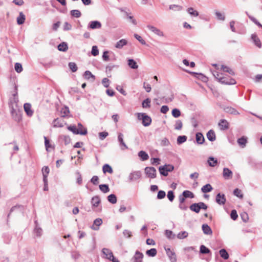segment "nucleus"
Returning <instances> with one entry per match:
<instances>
[{
	"label": "nucleus",
	"instance_id": "5fc2aeb1",
	"mask_svg": "<svg viewBox=\"0 0 262 262\" xmlns=\"http://www.w3.org/2000/svg\"><path fill=\"white\" fill-rule=\"evenodd\" d=\"M167 197L170 202H173L175 198L174 192L172 190H169L167 192Z\"/></svg>",
	"mask_w": 262,
	"mask_h": 262
},
{
	"label": "nucleus",
	"instance_id": "e433bc0d",
	"mask_svg": "<svg viewBox=\"0 0 262 262\" xmlns=\"http://www.w3.org/2000/svg\"><path fill=\"white\" fill-rule=\"evenodd\" d=\"M102 171L104 173H106V172L112 173L113 172L112 167L108 164H105L103 166Z\"/></svg>",
	"mask_w": 262,
	"mask_h": 262
},
{
	"label": "nucleus",
	"instance_id": "de8ad7c7",
	"mask_svg": "<svg viewBox=\"0 0 262 262\" xmlns=\"http://www.w3.org/2000/svg\"><path fill=\"white\" fill-rule=\"evenodd\" d=\"M59 139L64 141L66 145L69 144L71 142V138L70 136L67 135H61L59 137Z\"/></svg>",
	"mask_w": 262,
	"mask_h": 262
},
{
	"label": "nucleus",
	"instance_id": "1a4fd4ad",
	"mask_svg": "<svg viewBox=\"0 0 262 262\" xmlns=\"http://www.w3.org/2000/svg\"><path fill=\"white\" fill-rule=\"evenodd\" d=\"M251 39L255 46L258 48H261L262 46L260 40L256 33H254L251 35Z\"/></svg>",
	"mask_w": 262,
	"mask_h": 262
},
{
	"label": "nucleus",
	"instance_id": "ea45409f",
	"mask_svg": "<svg viewBox=\"0 0 262 262\" xmlns=\"http://www.w3.org/2000/svg\"><path fill=\"white\" fill-rule=\"evenodd\" d=\"M183 195L186 198L193 199L194 198V194L193 192L189 190H184L182 192Z\"/></svg>",
	"mask_w": 262,
	"mask_h": 262
},
{
	"label": "nucleus",
	"instance_id": "a878e982",
	"mask_svg": "<svg viewBox=\"0 0 262 262\" xmlns=\"http://www.w3.org/2000/svg\"><path fill=\"white\" fill-rule=\"evenodd\" d=\"M159 171L161 176L167 177L168 175V171L167 169V164L160 166L159 167Z\"/></svg>",
	"mask_w": 262,
	"mask_h": 262
},
{
	"label": "nucleus",
	"instance_id": "aec40b11",
	"mask_svg": "<svg viewBox=\"0 0 262 262\" xmlns=\"http://www.w3.org/2000/svg\"><path fill=\"white\" fill-rule=\"evenodd\" d=\"M220 129L225 130L229 128V123L225 119H221L218 123Z\"/></svg>",
	"mask_w": 262,
	"mask_h": 262
},
{
	"label": "nucleus",
	"instance_id": "dca6fc26",
	"mask_svg": "<svg viewBox=\"0 0 262 262\" xmlns=\"http://www.w3.org/2000/svg\"><path fill=\"white\" fill-rule=\"evenodd\" d=\"M237 142L241 147L244 148L246 147V144L248 143V138L243 136L237 139Z\"/></svg>",
	"mask_w": 262,
	"mask_h": 262
},
{
	"label": "nucleus",
	"instance_id": "5701e85b",
	"mask_svg": "<svg viewBox=\"0 0 262 262\" xmlns=\"http://www.w3.org/2000/svg\"><path fill=\"white\" fill-rule=\"evenodd\" d=\"M189 209L193 212H194L196 213H199L200 212L201 208L200 203H194L191 204L189 206Z\"/></svg>",
	"mask_w": 262,
	"mask_h": 262
},
{
	"label": "nucleus",
	"instance_id": "58836bf2",
	"mask_svg": "<svg viewBox=\"0 0 262 262\" xmlns=\"http://www.w3.org/2000/svg\"><path fill=\"white\" fill-rule=\"evenodd\" d=\"M157 254V250L156 248H151L146 251V254L149 257H155Z\"/></svg>",
	"mask_w": 262,
	"mask_h": 262
},
{
	"label": "nucleus",
	"instance_id": "412c9836",
	"mask_svg": "<svg viewBox=\"0 0 262 262\" xmlns=\"http://www.w3.org/2000/svg\"><path fill=\"white\" fill-rule=\"evenodd\" d=\"M232 171L228 168L225 167L223 169V176L226 180H228L232 178Z\"/></svg>",
	"mask_w": 262,
	"mask_h": 262
},
{
	"label": "nucleus",
	"instance_id": "ddd939ff",
	"mask_svg": "<svg viewBox=\"0 0 262 262\" xmlns=\"http://www.w3.org/2000/svg\"><path fill=\"white\" fill-rule=\"evenodd\" d=\"M147 28L151 32H152L155 34L159 36H163L164 34L162 31H161L160 30L158 29L157 28L148 25L147 26Z\"/></svg>",
	"mask_w": 262,
	"mask_h": 262
},
{
	"label": "nucleus",
	"instance_id": "c9c22d12",
	"mask_svg": "<svg viewBox=\"0 0 262 262\" xmlns=\"http://www.w3.org/2000/svg\"><path fill=\"white\" fill-rule=\"evenodd\" d=\"M212 190L213 188L210 184H207L201 188V191L204 193L209 192Z\"/></svg>",
	"mask_w": 262,
	"mask_h": 262
},
{
	"label": "nucleus",
	"instance_id": "c756f323",
	"mask_svg": "<svg viewBox=\"0 0 262 262\" xmlns=\"http://www.w3.org/2000/svg\"><path fill=\"white\" fill-rule=\"evenodd\" d=\"M200 254H211V250L206 247L204 245H202L200 247Z\"/></svg>",
	"mask_w": 262,
	"mask_h": 262
},
{
	"label": "nucleus",
	"instance_id": "4d7b16f0",
	"mask_svg": "<svg viewBox=\"0 0 262 262\" xmlns=\"http://www.w3.org/2000/svg\"><path fill=\"white\" fill-rule=\"evenodd\" d=\"M44 140H45V145L46 147V149L47 151H49V148H52V146L51 144L50 143L49 139L46 136H44ZM54 148V147H53Z\"/></svg>",
	"mask_w": 262,
	"mask_h": 262
},
{
	"label": "nucleus",
	"instance_id": "f3484780",
	"mask_svg": "<svg viewBox=\"0 0 262 262\" xmlns=\"http://www.w3.org/2000/svg\"><path fill=\"white\" fill-rule=\"evenodd\" d=\"M195 141L198 144H203L205 142V138L201 132H197L195 134Z\"/></svg>",
	"mask_w": 262,
	"mask_h": 262
},
{
	"label": "nucleus",
	"instance_id": "8fccbe9b",
	"mask_svg": "<svg viewBox=\"0 0 262 262\" xmlns=\"http://www.w3.org/2000/svg\"><path fill=\"white\" fill-rule=\"evenodd\" d=\"M233 193L235 196H236L240 199H243L244 197V195L242 193L241 190L238 188H235L233 190Z\"/></svg>",
	"mask_w": 262,
	"mask_h": 262
},
{
	"label": "nucleus",
	"instance_id": "0e129e2a",
	"mask_svg": "<svg viewBox=\"0 0 262 262\" xmlns=\"http://www.w3.org/2000/svg\"><path fill=\"white\" fill-rule=\"evenodd\" d=\"M92 55L94 56H96L99 54V50L98 49L97 46H93L92 48L91 51Z\"/></svg>",
	"mask_w": 262,
	"mask_h": 262
},
{
	"label": "nucleus",
	"instance_id": "423d86ee",
	"mask_svg": "<svg viewBox=\"0 0 262 262\" xmlns=\"http://www.w3.org/2000/svg\"><path fill=\"white\" fill-rule=\"evenodd\" d=\"M215 202L219 205H224L226 202L225 194L221 192L217 193L215 196Z\"/></svg>",
	"mask_w": 262,
	"mask_h": 262
},
{
	"label": "nucleus",
	"instance_id": "680f3d73",
	"mask_svg": "<svg viewBox=\"0 0 262 262\" xmlns=\"http://www.w3.org/2000/svg\"><path fill=\"white\" fill-rule=\"evenodd\" d=\"M230 217L232 219L233 221H235L238 218V214L237 213V211L235 209H233L231 210L230 213Z\"/></svg>",
	"mask_w": 262,
	"mask_h": 262
},
{
	"label": "nucleus",
	"instance_id": "37998d69",
	"mask_svg": "<svg viewBox=\"0 0 262 262\" xmlns=\"http://www.w3.org/2000/svg\"><path fill=\"white\" fill-rule=\"evenodd\" d=\"M221 69L224 72H227L231 75H235V73L233 70L227 66L222 65Z\"/></svg>",
	"mask_w": 262,
	"mask_h": 262
},
{
	"label": "nucleus",
	"instance_id": "f03ea898",
	"mask_svg": "<svg viewBox=\"0 0 262 262\" xmlns=\"http://www.w3.org/2000/svg\"><path fill=\"white\" fill-rule=\"evenodd\" d=\"M137 118L142 121V124L144 126H148L151 124V118L145 113H138Z\"/></svg>",
	"mask_w": 262,
	"mask_h": 262
},
{
	"label": "nucleus",
	"instance_id": "3c124183",
	"mask_svg": "<svg viewBox=\"0 0 262 262\" xmlns=\"http://www.w3.org/2000/svg\"><path fill=\"white\" fill-rule=\"evenodd\" d=\"M68 66L72 72H75L77 71L78 68L77 64L74 62H70Z\"/></svg>",
	"mask_w": 262,
	"mask_h": 262
},
{
	"label": "nucleus",
	"instance_id": "9b49d317",
	"mask_svg": "<svg viewBox=\"0 0 262 262\" xmlns=\"http://www.w3.org/2000/svg\"><path fill=\"white\" fill-rule=\"evenodd\" d=\"M101 23L98 20H93L91 21L88 26V29H99L101 27Z\"/></svg>",
	"mask_w": 262,
	"mask_h": 262
},
{
	"label": "nucleus",
	"instance_id": "7ed1b4c3",
	"mask_svg": "<svg viewBox=\"0 0 262 262\" xmlns=\"http://www.w3.org/2000/svg\"><path fill=\"white\" fill-rule=\"evenodd\" d=\"M67 128L75 135H86L88 134L86 128H84L83 130H80L75 125H70L68 126Z\"/></svg>",
	"mask_w": 262,
	"mask_h": 262
},
{
	"label": "nucleus",
	"instance_id": "72a5a7b5",
	"mask_svg": "<svg viewBox=\"0 0 262 262\" xmlns=\"http://www.w3.org/2000/svg\"><path fill=\"white\" fill-rule=\"evenodd\" d=\"M219 254L221 257L225 260H227L229 257V255L225 249H221L219 250Z\"/></svg>",
	"mask_w": 262,
	"mask_h": 262
},
{
	"label": "nucleus",
	"instance_id": "49530a36",
	"mask_svg": "<svg viewBox=\"0 0 262 262\" xmlns=\"http://www.w3.org/2000/svg\"><path fill=\"white\" fill-rule=\"evenodd\" d=\"M60 112L62 114L61 117L64 118L68 116V114L70 113L69 108L67 106H64V107L61 108Z\"/></svg>",
	"mask_w": 262,
	"mask_h": 262
},
{
	"label": "nucleus",
	"instance_id": "a18cd8bd",
	"mask_svg": "<svg viewBox=\"0 0 262 262\" xmlns=\"http://www.w3.org/2000/svg\"><path fill=\"white\" fill-rule=\"evenodd\" d=\"M70 14L72 16L79 18L81 16V13L79 10H72L70 11Z\"/></svg>",
	"mask_w": 262,
	"mask_h": 262
},
{
	"label": "nucleus",
	"instance_id": "f8f14e48",
	"mask_svg": "<svg viewBox=\"0 0 262 262\" xmlns=\"http://www.w3.org/2000/svg\"><path fill=\"white\" fill-rule=\"evenodd\" d=\"M118 140L119 143V145L122 150L128 149V147L123 141V135L121 133H118Z\"/></svg>",
	"mask_w": 262,
	"mask_h": 262
},
{
	"label": "nucleus",
	"instance_id": "4c0bfd02",
	"mask_svg": "<svg viewBox=\"0 0 262 262\" xmlns=\"http://www.w3.org/2000/svg\"><path fill=\"white\" fill-rule=\"evenodd\" d=\"M107 201L111 204H114L117 203V198L115 194H111L107 196Z\"/></svg>",
	"mask_w": 262,
	"mask_h": 262
},
{
	"label": "nucleus",
	"instance_id": "b1692460",
	"mask_svg": "<svg viewBox=\"0 0 262 262\" xmlns=\"http://www.w3.org/2000/svg\"><path fill=\"white\" fill-rule=\"evenodd\" d=\"M53 123L54 127H62L63 126V124H66L63 120L62 119H59L58 118L54 119Z\"/></svg>",
	"mask_w": 262,
	"mask_h": 262
},
{
	"label": "nucleus",
	"instance_id": "79ce46f5",
	"mask_svg": "<svg viewBox=\"0 0 262 262\" xmlns=\"http://www.w3.org/2000/svg\"><path fill=\"white\" fill-rule=\"evenodd\" d=\"M100 190L103 193H107L110 191V188L108 184H100L99 185Z\"/></svg>",
	"mask_w": 262,
	"mask_h": 262
},
{
	"label": "nucleus",
	"instance_id": "a19ab883",
	"mask_svg": "<svg viewBox=\"0 0 262 262\" xmlns=\"http://www.w3.org/2000/svg\"><path fill=\"white\" fill-rule=\"evenodd\" d=\"M187 137L185 135L179 136L177 139V143L181 145L187 141Z\"/></svg>",
	"mask_w": 262,
	"mask_h": 262
},
{
	"label": "nucleus",
	"instance_id": "69168bd1",
	"mask_svg": "<svg viewBox=\"0 0 262 262\" xmlns=\"http://www.w3.org/2000/svg\"><path fill=\"white\" fill-rule=\"evenodd\" d=\"M134 37L137 39L142 45H145L146 42L142 38L141 36L137 34H134Z\"/></svg>",
	"mask_w": 262,
	"mask_h": 262
},
{
	"label": "nucleus",
	"instance_id": "6e6d98bb",
	"mask_svg": "<svg viewBox=\"0 0 262 262\" xmlns=\"http://www.w3.org/2000/svg\"><path fill=\"white\" fill-rule=\"evenodd\" d=\"M187 12L188 13L193 16H198L199 15V12L195 10L193 8L190 7L187 9Z\"/></svg>",
	"mask_w": 262,
	"mask_h": 262
},
{
	"label": "nucleus",
	"instance_id": "39448f33",
	"mask_svg": "<svg viewBox=\"0 0 262 262\" xmlns=\"http://www.w3.org/2000/svg\"><path fill=\"white\" fill-rule=\"evenodd\" d=\"M145 173L148 178L155 179L157 177V171L154 167H146L144 169Z\"/></svg>",
	"mask_w": 262,
	"mask_h": 262
},
{
	"label": "nucleus",
	"instance_id": "2f4dec72",
	"mask_svg": "<svg viewBox=\"0 0 262 262\" xmlns=\"http://www.w3.org/2000/svg\"><path fill=\"white\" fill-rule=\"evenodd\" d=\"M138 156L142 161H146L148 159L149 156L148 154L143 150L140 151L138 154Z\"/></svg>",
	"mask_w": 262,
	"mask_h": 262
},
{
	"label": "nucleus",
	"instance_id": "7c9ffc66",
	"mask_svg": "<svg viewBox=\"0 0 262 262\" xmlns=\"http://www.w3.org/2000/svg\"><path fill=\"white\" fill-rule=\"evenodd\" d=\"M127 64L129 67L132 69H137L138 68V65L137 62L133 59H128L127 60Z\"/></svg>",
	"mask_w": 262,
	"mask_h": 262
},
{
	"label": "nucleus",
	"instance_id": "6ab92c4d",
	"mask_svg": "<svg viewBox=\"0 0 262 262\" xmlns=\"http://www.w3.org/2000/svg\"><path fill=\"white\" fill-rule=\"evenodd\" d=\"M143 256V254L142 252L137 250L135 255L133 257L134 262H142Z\"/></svg>",
	"mask_w": 262,
	"mask_h": 262
},
{
	"label": "nucleus",
	"instance_id": "bb28decb",
	"mask_svg": "<svg viewBox=\"0 0 262 262\" xmlns=\"http://www.w3.org/2000/svg\"><path fill=\"white\" fill-rule=\"evenodd\" d=\"M224 111L226 113L232 114V115H239V112L234 108L231 107V106H227L225 107L224 108Z\"/></svg>",
	"mask_w": 262,
	"mask_h": 262
},
{
	"label": "nucleus",
	"instance_id": "4be33fe9",
	"mask_svg": "<svg viewBox=\"0 0 262 262\" xmlns=\"http://www.w3.org/2000/svg\"><path fill=\"white\" fill-rule=\"evenodd\" d=\"M202 229L204 234L211 235L212 230L210 227L207 224H204L202 226Z\"/></svg>",
	"mask_w": 262,
	"mask_h": 262
},
{
	"label": "nucleus",
	"instance_id": "09e8293b",
	"mask_svg": "<svg viewBox=\"0 0 262 262\" xmlns=\"http://www.w3.org/2000/svg\"><path fill=\"white\" fill-rule=\"evenodd\" d=\"M151 100L149 98H147L144 99L142 102V106L143 108H147L150 106Z\"/></svg>",
	"mask_w": 262,
	"mask_h": 262
},
{
	"label": "nucleus",
	"instance_id": "a211bd4d",
	"mask_svg": "<svg viewBox=\"0 0 262 262\" xmlns=\"http://www.w3.org/2000/svg\"><path fill=\"white\" fill-rule=\"evenodd\" d=\"M34 223L35 224V227L33 230L34 234H35V236L39 237L42 235V230L40 227H38V224L37 221H35Z\"/></svg>",
	"mask_w": 262,
	"mask_h": 262
},
{
	"label": "nucleus",
	"instance_id": "774afa93",
	"mask_svg": "<svg viewBox=\"0 0 262 262\" xmlns=\"http://www.w3.org/2000/svg\"><path fill=\"white\" fill-rule=\"evenodd\" d=\"M160 161L161 160L159 158H152L150 159L151 164L156 166L160 164Z\"/></svg>",
	"mask_w": 262,
	"mask_h": 262
},
{
	"label": "nucleus",
	"instance_id": "6e6552de",
	"mask_svg": "<svg viewBox=\"0 0 262 262\" xmlns=\"http://www.w3.org/2000/svg\"><path fill=\"white\" fill-rule=\"evenodd\" d=\"M192 75L197 79L202 80L204 82H207L208 80V78L207 76L201 73H196L194 72H188Z\"/></svg>",
	"mask_w": 262,
	"mask_h": 262
},
{
	"label": "nucleus",
	"instance_id": "f704fd0d",
	"mask_svg": "<svg viewBox=\"0 0 262 262\" xmlns=\"http://www.w3.org/2000/svg\"><path fill=\"white\" fill-rule=\"evenodd\" d=\"M217 162V160L211 156L209 157L207 160L208 164L210 167H214Z\"/></svg>",
	"mask_w": 262,
	"mask_h": 262
},
{
	"label": "nucleus",
	"instance_id": "393cba45",
	"mask_svg": "<svg viewBox=\"0 0 262 262\" xmlns=\"http://www.w3.org/2000/svg\"><path fill=\"white\" fill-rule=\"evenodd\" d=\"M207 138L211 142H213L216 140V135L213 129H210L206 134Z\"/></svg>",
	"mask_w": 262,
	"mask_h": 262
},
{
	"label": "nucleus",
	"instance_id": "4468645a",
	"mask_svg": "<svg viewBox=\"0 0 262 262\" xmlns=\"http://www.w3.org/2000/svg\"><path fill=\"white\" fill-rule=\"evenodd\" d=\"M101 203V199L99 195H95L92 197L91 199V204L92 208L94 209L97 207Z\"/></svg>",
	"mask_w": 262,
	"mask_h": 262
},
{
	"label": "nucleus",
	"instance_id": "cd10ccee",
	"mask_svg": "<svg viewBox=\"0 0 262 262\" xmlns=\"http://www.w3.org/2000/svg\"><path fill=\"white\" fill-rule=\"evenodd\" d=\"M25 20H26L25 15L23 13V12H19V15H18V16H17V25H23L25 23Z\"/></svg>",
	"mask_w": 262,
	"mask_h": 262
},
{
	"label": "nucleus",
	"instance_id": "e2e57ef3",
	"mask_svg": "<svg viewBox=\"0 0 262 262\" xmlns=\"http://www.w3.org/2000/svg\"><path fill=\"white\" fill-rule=\"evenodd\" d=\"M119 66L118 65L110 64L106 67V72L111 73L114 68H118Z\"/></svg>",
	"mask_w": 262,
	"mask_h": 262
},
{
	"label": "nucleus",
	"instance_id": "bf43d9fd",
	"mask_svg": "<svg viewBox=\"0 0 262 262\" xmlns=\"http://www.w3.org/2000/svg\"><path fill=\"white\" fill-rule=\"evenodd\" d=\"M188 235V233L186 231H181L178 234L177 237L179 239H184L186 238Z\"/></svg>",
	"mask_w": 262,
	"mask_h": 262
},
{
	"label": "nucleus",
	"instance_id": "c85d7f7f",
	"mask_svg": "<svg viewBox=\"0 0 262 262\" xmlns=\"http://www.w3.org/2000/svg\"><path fill=\"white\" fill-rule=\"evenodd\" d=\"M127 44V41L125 39H121L116 42L115 44V48L117 49H122L123 46Z\"/></svg>",
	"mask_w": 262,
	"mask_h": 262
},
{
	"label": "nucleus",
	"instance_id": "c03bdc74",
	"mask_svg": "<svg viewBox=\"0 0 262 262\" xmlns=\"http://www.w3.org/2000/svg\"><path fill=\"white\" fill-rule=\"evenodd\" d=\"M171 115L174 118H177L181 116V113L179 108H174L171 111Z\"/></svg>",
	"mask_w": 262,
	"mask_h": 262
},
{
	"label": "nucleus",
	"instance_id": "473e14b6",
	"mask_svg": "<svg viewBox=\"0 0 262 262\" xmlns=\"http://www.w3.org/2000/svg\"><path fill=\"white\" fill-rule=\"evenodd\" d=\"M57 49L60 51L66 52L68 50V45L66 42H62L58 45Z\"/></svg>",
	"mask_w": 262,
	"mask_h": 262
},
{
	"label": "nucleus",
	"instance_id": "603ef678",
	"mask_svg": "<svg viewBox=\"0 0 262 262\" xmlns=\"http://www.w3.org/2000/svg\"><path fill=\"white\" fill-rule=\"evenodd\" d=\"M83 76L86 79H90V78H92L94 80L95 79V76L92 74L90 71H86L83 74Z\"/></svg>",
	"mask_w": 262,
	"mask_h": 262
},
{
	"label": "nucleus",
	"instance_id": "338daca9",
	"mask_svg": "<svg viewBox=\"0 0 262 262\" xmlns=\"http://www.w3.org/2000/svg\"><path fill=\"white\" fill-rule=\"evenodd\" d=\"M249 18L259 28L262 27V25L254 17L249 16Z\"/></svg>",
	"mask_w": 262,
	"mask_h": 262
},
{
	"label": "nucleus",
	"instance_id": "052dcab7",
	"mask_svg": "<svg viewBox=\"0 0 262 262\" xmlns=\"http://www.w3.org/2000/svg\"><path fill=\"white\" fill-rule=\"evenodd\" d=\"M182 122L180 120H178L176 121V123L174 125V129L176 130H180L182 129Z\"/></svg>",
	"mask_w": 262,
	"mask_h": 262
},
{
	"label": "nucleus",
	"instance_id": "2eb2a0df",
	"mask_svg": "<svg viewBox=\"0 0 262 262\" xmlns=\"http://www.w3.org/2000/svg\"><path fill=\"white\" fill-rule=\"evenodd\" d=\"M119 10H120V11L124 13V17H125L126 18L129 19L130 20V22L133 24H134V25L137 24L136 20L134 18L133 16L131 15V13H129L125 11L123 8H120Z\"/></svg>",
	"mask_w": 262,
	"mask_h": 262
},
{
	"label": "nucleus",
	"instance_id": "20e7f679",
	"mask_svg": "<svg viewBox=\"0 0 262 262\" xmlns=\"http://www.w3.org/2000/svg\"><path fill=\"white\" fill-rule=\"evenodd\" d=\"M219 82L226 85H233L236 83V80L230 76H222L219 79Z\"/></svg>",
	"mask_w": 262,
	"mask_h": 262
},
{
	"label": "nucleus",
	"instance_id": "0eeeda50",
	"mask_svg": "<svg viewBox=\"0 0 262 262\" xmlns=\"http://www.w3.org/2000/svg\"><path fill=\"white\" fill-rule=\"evenodd\" d=\"M141 172L139 170L133 171L129 174L128 181L129 182L137 181L141 178Z\"/></svg>",
	"mask_w": 262,
	"mask_h": 262
},
{
	"label": "nucleus",
	"instance_id": "f257e3e1",
	"mask_svg": "<svg viewBox=\"0 0 262 262\" xmlns=\"http://www.w3.org/2000/svg\"><path fill=\"white\" fill-rule=\"evenodd\" d=\"M10 82L13 85V90L10 92L8 99V106L11 114L13 118L15 119L16 117V84L15 83L14 77H10Z\"/></svg>",
	"mask_w": 262,
	"mask_h": 262
},
{
	"label": "nucleus",
	"instance_id": "13d9d810",
	"mask_svg": "<svg viewBox=\"0 0 262 262\" xmlns=\"http://www.w3.org/2000/svg\"><path fill=\"white\" fill-rule=\"evenodd\" d=\"M166 196V193L164 190H159L158 192L157 198L158 200H161L164 199Z\"/></svg>",
	"mask_w": 262,
	"mask_h": 262
},
{
	"label": "nucleus",
	"instance_id": "864d4df0",
	"mask_svg": "<svg viewBox=\"0 0 262 262\" xmlns=\"http://www.w3.org/2000/svg\"><path fill=\"white\" fill-rule=\"evenodd\" d=\"M169 255H167L171 262H177V257L174 252L171 251Z\"/></svg>",
	"mask_w": 262,
	"mask_h": 262
},
{
	"label": "nucleus",
	"instance_id": "9d476101",
	"mask_svg": "<svg viewBox=\"0 0 262 262\" xmlns=\"http://www.w3.org/2000/svg\"><path fill=\"white\" fill-rule=\"evenodd\" d=\"M24 109L28 117H31L33 116L34 111L32 109L31 104L30 103H25L24 104Z\"/></svg>",
	"mask_w": 262,
	"mask_h": 262
}]
</instances>
